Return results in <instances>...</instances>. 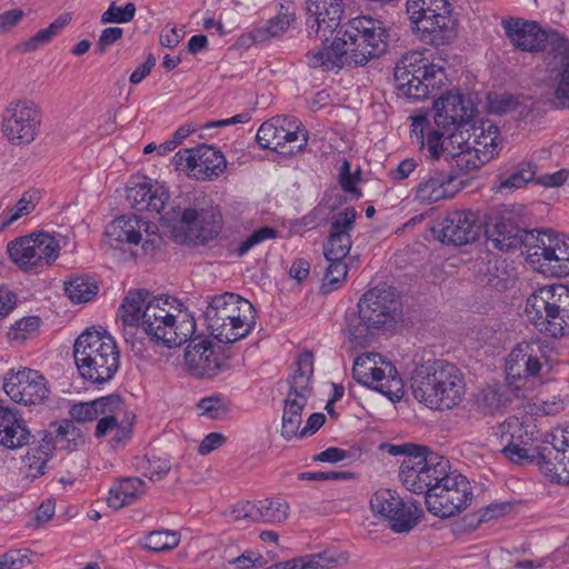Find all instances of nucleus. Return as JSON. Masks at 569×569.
Segmentation results:
<instances>
[{
    "label": "nucleus",
    "instance_id": "nucleus-25",
    "mask_svg": "<svg viewBox=\"0 0 569 569\" xmlns=\"http://www.w3.org/2000/svg\"><path fill=\"white\" fill-rule=\"evenodd\" d=\"M309 36L325 38L340 24L345 11L342 0H308L306 3Z\"/></svg>",
    "mask_w": 569,
    "mask_h": 569
},
{
    "label": "nucleus",
    "instance_id": "nucleus-7",
    "mask_svg": "<svg viewBox=\"0 0 569 569\" xmlns=\"http://www.w3.org/2000/svg\"><path fill=\"white\" fill-rule=\"evenodd\" d=\"M407 13L416 36L426 44L441 47L457 37V20L448 0H407Z\"/></svg>",
    "mask_w": 569,
    "mask_h": 569
},
{
    "label": "nucleus",
    "instance_id": "nucleus-19",
    "mask_svg": "<svg viewBox=\"0 0 569 569\" xmlns=\"http://www.w3.org/2000/svg\"><path fill=\"white\" fill-rule=\"evenodd\" d=\"M3 390L11 400L23 406L42 405L50 396L47 379L39 371L29 368L8 371Z\"/></svg>",
    "mask_w": 569,
    "mask_h": 569
},
{
    "label": "nucleus",
    "instance_id": "nucleus-34",
    "mask_svg": "<svg viewBox=\"0 0 569 569\" xmlns=\"http://www.w3.org/2000/svg\"><path fill=\"white\" fill-rule=\"evenodd\" d=\"M386 361L381 355L369 352L363 353L356 358L352 375L353 378L361 385L372 387L385 378Z\"/></svg>",
    "mask_w": 569,
    "mask_h": 569
},
{
    "label": "nucleus",
    "instance_id": "nucleus-15",
    "mask_svg": "<svg viewBox=\"0 0 569 569\" xmlns=\"http://www.w3.org/2000/svg\"><path fill=\"white\" fill-rule=\"evenodd\" d=\"M553 353L552 346L546 340L521 341L509 353L507 377L511 380L538 378L550 366Z\"/></svg>",
    "mask_w": 569,
    "mask_h": 569
},
{
    "label": "nucleus",
    "instance_id": "nucleus-14",
    "mask_svg": "<svg viewBox=\"0 0 569 569\" xmlns=\"http://www.w3.org/2000/svg\"><path fill=\"white\" fill-rule=\"evenodd\" d=\"M256 139L263 149L293 156L306 148L308 133L296 118L274 117L260 126Z\"/></svg>",
    "mask_w": 569,
    "mask_h": 569
},
{
    "label": "nucleus",
    "instance_id": "nucleus-31",
    "mask_svg": "<svg viewBox=\"0 0 569 569\" xmlns=\"http://www.w3.org/2000/svg\"><path fill=\"white\" fill-rule=\"evenodd\" d=\"M293 21V14L279 13L276 17L260 24H256L250 30L243 32L239 38V42L242 46L250 47L256 43L269 41L270 39L284 33Z\"/></svg>",
    "mask_w": 569,
    "mask_h": 569
},
{
    "label": "nucleus",
    "instance_id": "nucleus-57",
    "mask_svg": "<svg viewBox=\"0 0 569 569\" xmlns=\"http://www.w3.org/2000/svg\"><path fill=\"white\" fill-rule=\"evenodd\" d=\"M136 4L133 2L119 7L116 2H111L108 9L101 14L102 23H128L136 16Z\"/></svg>",
    "mask_w": 569,
    "mask_h": 569
},
{
    "label": "nucleus",
    "instance_id": "nucleus-16",
    "mask_svg": "<svg viewBox=\"0 0 569 569\" xmlns=\"http://www.w3.org/2000/svg\"><path fill=\"white\" fill-rule=\"evenodd\" d=\"M532 262L540 263L542 272L555 277L569 276V239L552 230L537 231L533 246L528 250Z\"/></svg>",
    "mask_w": 569,
    "mask_h": 569
},
{
    "label": "nucleus",
    "instance_id": "nucleus-32",
    "mask_svg": "<svg viewBox=\"0 0 569 569\" xmlns=\"http://www.w3.org/2000/svg\"><path fill=\"white\" fill-rule=\"evenodd\" d=\"M452 178L443 172H433L422 178L415 188V199L422 204H432L442 199L451 198L449 189Z\"/></svg>",
    "mask_w": 569,
    "mask_h": 569
},
{
    "label": "nucleus",
    "instance_id": "nucleus-46",
    "mask_svg": "<svg viewBox=\"0 0 569 569\" xmlns=\"http://www.w3.org/2000/svg\"><path fill=\"white\" fill-rule=\"evenodd\" d=\"M517 280L515 268L506 259H497L488 267L487 284L497 291H505L515 286Z\"/></svg>",
    "mask_w": 569,
    "mask_h": 569
},
{
    "label": "nucleus",
    "instance_id": "nucleus-13",
    "mask_svg": "<svg viewBox=\"0 0 569 569\" xmlns=\"http://www.w3.org/2000/svg\"><path fill=\"white\" fill-rule=\"evenodd\" d=\"M472 499L469 480L456 472H445V476L426 497L427 509L441 518L452 517L466 509Z\"/></svg>",
    "mask_w": 569,
    "mask_h": 569
},
{
    "label": "nucleus",
    "instance_id": "nucleus-27",
    "mask_svg": "<svg viewBox=\"0 0 569 569\" xmlns=\"http://www.w3.org/2000/svg\"><path fill=\"white\" fill-rule=\"evenodd\" d=\"M357 211L353 207H347L333 214L329 237L325 244V257L327 260H345L351 246L350 232L355 228Z\"/></svg>",
    "mask_w": 569,
    "mask_h": 569
},
{
    "label": "nucleus",
    "instance_id": "nucleus-59",
    "mask_svg": "<svg viewBox=\"0 0 569 569\" xmlns=\"http://www.w3.org/2000/svg\"><path fill=\"white\" fill-rule=\"evenodd\" d=\"M298 569H328L332 567L337 559L328 552H319L297 557Z\"/></svg>",
    "mask_w": 569,
    "mask_h": 569
},
{
    "label": "nucleus",
    "instance_id": "nucleus-23",
    "mask_svg": "<svg viewBox=\"0 0 569 569\" xmlns=\"http://www.w3.org/2000/svg\"><path fill=\"white\" fill-rule=\"evenodd\" d=\"M187 370L196 378H213L228 368V361L209 340L193 339L184 351Z\"/></svg>",
    "mask_w": 569,
    "mask_h": 569
},
{
    "label": "nucleus",
    "instance_id": "nucleus-17",
    "mask_svg": "<svg viewBox=\"0 0 569 569\" xmlns=\"http://www.w3.org/2000/svg\"><path fill=\"white\" fill-rule=\"evenodd\" d=\"M503 28L510 42L521 51L539 52L547 43L559 53L569 51V41L560 33L546 32L536 21L510 19L503 22Z\"/></svg>",
    "mask_w": 569,
    "mask_h": 569
},
{
    "label": "nucleus",
    "instance_id": "nucleus-22",
    "mask_svg": "<svg viewBox=\"0 0 569 569\" xmlns=\"http://www.w3.org/2000/svg\"><path fill=\"white\" fill-rule=\"evenodd\" d=\"M549 445L538 452V465L552 482L569 483V429H556Z\"/></svg>",
    "mask_w": 569,
    "mask_h": 569
},
{
    "label": "nucleus",
    "instance_id": "nucleus-62",
    "mask_svg": "<svg viewBox=\"0 0 569 569\" xmlns=\"http://www.w3.org/2000/svg\"><path fill=\"white\" fill-rule=\"evenodd\" d=\"M353 478L355 473L350 471H312L299 475V479L311 481H342Z\"/></svg>",
    "mask_w": 569,
    "mask_h": 569
},
{
    "label": "nucleus",
    "instance_id": "nucleus-49",
    "mask_svg": "<svg viewBox=\"0 0 569 569\" xmlns=\"http://www.w3.org/2000/svg\"><path fill=\"white\" fill-rule=\"evenodd\" d=\"M371 388L387 396L390 400H399L403 396L402 379L398 376L391 362L386 363L385 378Z\"/></svg>",
    "mask_w": 569,
    "mask_h": 569
},
{
    "label": "nucleus",
    "instance_id": "nucleus-41",
    "mask_svg": "<svg viewBox=\"0 0 569 569\" xmlns=\"http://www.w3.org/2000/svg\"><path fill=\"white\" fill-rule=\"evenodd\" d=\"M449 139L451 142L458 143V150L449 151L447 159H451L459 171L467 173L488 162L482 159V153L478 152L477 148L470 146L468 141H463L461 136L452 133Z\"/></svg>",
    "mask_w": 569,
    "mask_h": 569
},
{
    "label": "nucleus",
    "instance_id": "nucleus-42",
    "mask_svg": "<svg viewBox=\"0 0 569 569\" xmlns=\"http://www.w3.org/2000/svg\"><path fill=\"white\" fill-rule=\"evenodd\" d=\"M254 522L280 523L289 515V503L279 497L266 498L254 502Z\"/></svg>",
    "mask_w": 569,
    "mask_h": 569
},
{
    "label": "nucleus",
    "instance_id": "nucleus-52",
    "mask_svg": "<svg viewBox=\"0 0 569 569\" xmlns=\"http://www.w3.org/2000/svg\"><path fill=\"white\" fill-rule=\"evenodd\" d=\"M401 498L390 489L376 491L370 498V508L375 515H380L387 520L393 510L400 506Z\"/></svg>",
    "mask_w": 569,
    "mask_h": 569
},
{
    "label": "nucleus",
    "instance_id": "nucleus-24",
    "mask_svg": "<svg viewBox=\"0 0 569 569\" xmlns=\"http://www.w3.org/2000/svg\"><path fill=\"white\" fill-rule=\"evenodd\" d=\"M433 120L438 128L449 130L469 122L475 113V106L458 90L443 93L433 103Z\"/></svg>",
    "mask_w": 569,
    "mask_h": 569
},
{
    "label": "nucleus",
    "instance_id": "nucleus-20",
    "mask_svg": "<svg viewBox=\"0 0 569 569\" xmlns=\"http://www.w3.org/2000/svg\"><path fill=\"white\" fill-rule=\"evenodd\" d=\"M72 421L81 423L98 420L94 429L97 438H103L109 433V428L114 426L122 411V397L109 395L87 402L73 403L69 410Z\"/></svg>",
    "mask_w": 569,
    "mask_h": 569
},
{
    "label": "nucleus",
    "instance_id": "nucleus-40",
    "mask_svg": "<svg viewBox=\"0 0 569 569\" xmlns=\"http://www.w3.org/2000/svg\"><path fill=\"white\" fill-rule=\"evenodd\" d=\"M509 402V390L503 385H488L475 396L477 410L486 416L498 413Z\"/></svg>",
    "mask_w": 569,
    "mask_h": 569
},
{
    "label": "nucleus",
    "instance_id": "nucleus-28",
    "mask_svg": "<svg viewBox=\"0 0 569 569\" xmlns=\"http://www.w3.org/2000/svg\"><path fill=\"white\" fill-rule=\"evenodd\" d=\"M440 227L441 241L455 246L475 241L480 231L476 214L470 210L449 212Z\"/></svg>",
    "mask_w": 569,
    "mask_h": 569
},
{
    "label": "nucleus",
    "instance_id": "nucleus-11",
    "mask_svg": "<svg viewBox=\"0 0 569 569\" xmlns=\"http://www.w3.org/2000/svg\"><path fill=\"white\" fill-rule=\"evenodd\" d=\"M447 469H450L448 460L425 448L420 453L403 458L399 478L407 490L416 495H425L426 498L442 479Z\"/></svg>",
    "mask_w": 569,
    "mask_h": 569
},
{
    "label": "nucleus",
    "instance_id": "nucleus-63",
    "mask_svg": "<svg viewBox=\"0 0 569 569\" xmlns=\"http://www.w3.org/2000/svg\"><path fill=\"white\" fill-rule=\"evenodd\" d=\"M123 37V29L119 27H109L101 31V34L99 37L97 47H96V53L101 56L103 54L107 49L119 41Z\"/></svg>",
    "mask_w": 569,
    "mask_h": 569
},
{
    "label": "nucleus",
    "instance_id": "nucleus-56",
    "mask_svg": "<svg viewBox=\"0 0 569 569\" xmlns=\"http://www.w3.org/2000/svg\"><path fill=\"white\" fill-rule=\"evenodd\" d=\"M329 266L325 273L322 290L331 292L336 290L345 280L348 273V267L343 260H327Z\"/></svg>",
    "mask_w": 569,
    "mask_h": 569
},
{
    "label": "nucleus",
    "instance_id": "nucleus-39",
    "mask_svg": "<svg viewBox=\"0 0 569 569\" xmlns=\"http://www.w3.org/2000/svg\"><path fill=\"white\" fill-rule=\"evenodd\" d=\"M151 299L147 290H130L119 308V316L122 322L131 328L142 327V312Z\"/></svg>",
    "mask_w": 569,
    "mask_h": 569
},
{
    "label": "nucleus",
    "instance_id": "nucleus-43",
    "mask_svg": "<svg viewBox=\"0 0 569 569\" xmlns=\"http://www.w3.org/2000/svg\"><path fill=\"white\" fill-rule=\"evenodd\" d=\"M53 446L47 437L42 438V442L38 447L30 448L23 457V465L27 469V476L38 478L46 473L48 461L51 458Z\"/></svg>",
    "mask_w": 569,
    "mask_h": 569
},
{
    "label": "nucleus",
    "instance_id": "nucleus-3",
    "mask_svg": "<svg viewBox=\"0 0 569 569\" xmlns=\"http://www.w3.org/2000/svg\"><path fill=\"white\" fill-rule=\"evenodd\" d=\"M400 316L395 288L382 284L369 289L358 302V312L347 316V331L359 345L371 340L375 330L392 327Z\"/></svg>",
    "mask_w": 569,
    "mask_h": 569
},
{
    "label": "nucleus",
    "instance_id": "nucleus-55",
    "mask_svg": "<svg viewBox=\"0 0 569 569\" xmlns=\"http://www.w3.org/2000/svg\"><path fill=\"white\" fill-rule=\"evenodd\" d=\"M197 407L202 416L213 420L222 419L230 411L228 401L220 395L202 398Z\"/></svg>",
    "mask_w": 569,
    "mask_h": 569
},
{
    "label": "nucleus",
    "instance_id": "nucleus-1",
    "mask_svg": "<svg viewBox=\"0 0 569 569\" xmlns=\"http://www.w3.org/2000/svg\"><path fill=\"white\" fill-rule=\"evenodd\" d=\"M388 38V29L381 20L359 16L343 24L329 47L310 51L307 54L308 63L325 70L365 66L386 52Z\"/></svg>",
    "mask_w": 569,
    "mask_h": 569
},
{
    "label": "nucleus",
    "instance_id": "nucleus-18",
    "mask_svg": "<svg viewBox=\"0 0 569 569\" xmlns=\"http://www.w3.org/2000/svg\"><path fill=\"white\" fill-rule=\"evenodd\" d=\"M41 111L32 101L10 103L3 112L2 131L14 144L32 142L40 131Z\"/></svg>",
    "mask_w": 569,
    "mask_h": 569
},
{
    "label": "nucleus",
    "instance_id": "nucleus-33",
    "mask_svg": "<svg viewBox=\"0 0 569 569\" xmlns=\"http://www.w3.org/2000/svg\"><path fill=\"white\" fill-rule=\"evenodd\" d=\"M297 369L289 379L287 398L307 401L311 396V378L313 375V356L311 352L301 353L296 362Z\"/></svg>",
    "mask_w": 569,
    "mask_h": 569
},
{
    "label": "nucleus",
    "instance_id": "nucleus-38",
    "mask_svg": "<svg viewBox=\"0 0 569 569\" xmlns=\"http://www.w3.org/2000/svg\"><path fill=\"white\" fill-rule=\"evenodd\" d=\"M146 492V482L138 477H129L119 480L110 490L108 506L120 509L133 503Z\"/></svg>",
    "mask_w": 569,
    "mask_h": 569
},
{
    "label": "nucleus",
    "instance_id": "nucleus-47",
    "mask_svg": "<svg viewBox=\"0 0 569 569\" xmlns=\"http://www.w3.org/2000/svg\"><path fill=\"white\" fill-rule=\"evenodd\" d=\"M171 467V461L168 458L157 456H144L136 460V469L152 482L162 480Z\"/></svg>",
    "mask_w": 569,
    "mask_h": 569
},
{
    "label": "nucleus",
    "instance_id": "nucleus-10",
    "mask_svg": "<svg viewBox=\"0 0 569 569\" xmlns=\"http://www.w3.org/2000/svg\"><path fill=\"white\" fill-rule=\"evenodd\" d=\"M7 249L10 259L22 271L37 273L57 260L61 237L44 231L32 232L10 241Z\"/></svg>",
    "mask_w": 569,
    "mask_h": 569
},
{
    "label": "nucleus",
    "instance_id": "nucleus-8",
    "mask_svg": "<svg viewBox=\"0 0 569 569\" xmlns=\"http://www.w3.org/2000/svg\"><path fill=\"white\" fill-rule=\"evenodd\" d=\"M525 311L540 331L551 337L569 333V287L558 283L537 289L528 297Z\"/></svg>",
    "mask_w": 569,
    "mask_h": 569
},
{
    "label": "nucleus",
    "instance_id": "nucleus-58",
    "mask_svg": "<svg viewBox=\"0 0 569 569\" xmlns=\"http://www.w3.org/2000/svg\"><path fill=\"white\" fill-rule=\"evenodd\" d=\"M562 71L559 74V82L555 90V106L559 109H569V58L562 59Z\"/></svg>",
    "mask_w": 569,
    "mask_h": 569
},
{
    "label": "nucleus",
    "instance_id": "nucleus-21",
    "mask_svg": "<svg viewBox=\"0 0 569 569\" xmlns=\"http://www.w3.org/2000/svg\"><path fill=\"white\" fill-rule=\"evenodd\" d=\"M174 161L178 168L188 170L191 177L203 181L218 178L227 168L223 153L208 144L179 150Z\"/></svg>",
    "mask_w": 569,
    "mask_h": 569
},
{
    "label": "nucleus",
    "instance_id": "nucleus-12",
    "mask_svg": "<svg viewBox=\"0 0 569 569\" xmlns=\"http://www.w3.org/2000/svg\"><path fill=\"white\" fill-rule=\"evenodd\" d=\"M173 217L169 220L177 221L183 230L182 241L194 244H207L216 239L222 229V216L218 207L207 203L202 198L193 207L172 209Z\"/></svg>",
    "mask_w": 569,
    "mask_h": 569
},
{
    "label": "nucleus",
    "instance_id": "nucleus-36",
    "mask_svg": "<svg viewBox=\"0 0 569 569\" xmlns=\"http://www.w3.org/2000/svg\"><path fill=\"white\" fill-rule=\"evenodd\" d=\"M144 222L136 216H121L110 222L106 236L110 242L138 244L141 241V227Z\"/></svg>",
    "mask_w": 569,
    "mask_h": 569
},
{
    "label": "nucleus",
    "instance_id": "nucleus-35",
    "mask_svg": "<svg viewBox=\"0 0 569 569\" xmlns=\"http://www.w3.org/2000/svg\"><path fill=\"white\" fill-rule=\"evenodd\" d=\"M516 430L510 433V439L507 445L501 449V453L515 465H526L532 462L536 458L535 450L531 448L529 440L522 439V427L515 422H507L502 425L503 430Z\"/></svg>",
    "mask_w": 569,
    "mask_h": 569
},
{
    "label": "nucleus",
    "instance_id": "nucleus-48",
    "mask_svg": "<svg viewBox=\"0 0 569 569\" xmlns=\"http://www.w3.org/2000/svg\"><path fill=\"white\" fill-rule=\"evenodd\" d=\"M417 507L412 503L400 500L398 506L391 516L388 518V522L392 531L398 533L409 532L417 525Z\"/></svg>",
    "mask_w": 569,
    "mask_h": 569
},
{
    "label": "nucleus",
    "instance_id": "nucleus-30",
    "mask_svg": "<svg viewBox=\"0 0 569 569\" xmlns=\"http://www.w3.org/2000/svg\"><path fill=\"white\" fill-rule=\"evenodd\" d=\"M29 439L24 420L13 409L0 405V445L14 450L28 445Z\"/></svg>",
    "mask_w": 569,
    "mask_h": 569
},
{
    "label": "nucleus",
    "instance_id": "nucleus-26",
    "mask_svg": "<svg viewBox=\"0 0 569 569\" xmlns=\"http://www.w3.org/2000/svg\"><path fill=\"white\" fill-rule=\"evenodd\" d=\"M486 234L496 249L509 251L525 246L527 251L533 246L536 233L515 223L511 218L496 217L488 222Z\"/></svg>",
    "mask_w": 569,
    "mask_h": 569
},
{
    "label": "nucleus",
    "instance_id": "nucleus-53",
    "mask_svg": "<svg viewBox=\"0 0 569 569\" xmlns=\"http://www.w3.org/2000/svg\"><path fill=\"white\" fill-rule=\"evenodd\" d=\"M122 411L123 415H119L114 426L109 428V432H113V436L110 439V445L113 448L123 445L131 436V426L133 423L134 416L128 410L123 399Z\"/></svg>",
    "mask_w": 569,
    "mask_h": 569
},
{
    "label": "nucleus",
    "instance_id": "nucleus-64",
    "mask_svg": "<svg viewBox=\"0 0 569 569\" xmlns=\"http://www.w3.org/2000/svg\"><path fill=\"white\" fill-rule=\"evenodd\" d=\"M33 209L34 204L32 203V201L28 200L26 196H23L14 207L10 208L7 211L6 217L2 221V227L6 228L10 226L12 222L17 221L22 216L30 213Z\"/></svg>",
    "mask_w": 569,
    "mask_h": 569
},
{
    "label": "nucleus",
    "instance_id": "nucleus-45",
    "mask_svg": "<svg viewBox=\"0 0 569 569\" xmlns=\"http://www.w3.org/2000/svg\"><path fill=\"white\" fill-rule=\"evenodd\" d=\"M307 401L286 398L282 412V427L281 435L287 440L298 437L300 426L302 422V411Z\"/></svg>",
    "mask_w": 569,
    "mask_h": 569
},
{
    "label": "nucleus",
    "instance_id": "nucleus-50",
    "mask_svg": "<svg viewBox=\"0 0 569 569\" xmlns=\"http://www.w3.org/2000/svg\"><path fill=\"white\" fill-rule=\"evenodd\" d=\"M66 295L76 302L82 303L90 301L98 292V286L89 278L77 277L66 283Z\"/></svg>",
    "mask_w": 569,
    "mask_h": 569
},
{
    "label": "nucleus",
    "instance_id": "nucleus-6",
    "mask_svg": "<svg viewBox=\"0 0 569 569\" xmlns=\"http://www.w3.org/2000/svg\"><path fill=\"white\" fill-rule=\"evenodd\" d=\"M142 317V329L150 340L169 349L180 347L196 332L194 318L176 309L168 298H152Z\"/></svg>",
    "mask_w": 569,
    "mask_h": 569
},
{
    "label": "nucleus",
    "instance_id": "nucleus-44",
    "mask_svg": "<svg viewBox=\"0 0 569 569\" xmlns=\"http://www.w3.org/2000/svg\"><path fill=\"white\" fill-rule=\"evenodd\" d=\"M477 130L480 132L475 134L473 147L482 153L485 161H490L499 153V129L491 121H485Z\"/></svg>",
    "mask_w": 569,
    "mask_h": 569
},
{
    "label": "nucleus",
    "instance_id": "nucleus-60",
    "mask_svg": "<svg viewBox=\"0 0 569 569\" xmlns=\"http://www.w3.org/2000/svg\"><path fill=\"white\" fill-rule=\"evenodd\" d=\"M276 236L277 231L271 227H262L258 230H254L249 237H247V239L240 242L239 247L237 248V254L242 257L257 244L264 240L273 239Z\"/></svg>",
    "mask_w": 569,
    "mask_h": 569
},
{
    "label": "nucleus",
    "instance_id": "nucleus-51",
    "mask_svg": "<svg viewBox=\"0 0 569 569\" xmlns=\"http://www.w3.org/2000/svg\"><path fill=\"white\" fill-rule=\"evenodd\" d=\"M180 535L171 530H154L144 539V547L154 552L169 551L179 546Z\"/></svg>",
    "mask_w": 569,
    "mask_h": 569
},
{
    "label": "nucleus",
    "instance_id": "nucleus-54",
    "mask_svg": "<svg viewBox=\"0 0 569 569\" xmlns=\"http://www.w3.org/2000/svg\"><path fill=\"white\" fill-rule=\"evenodd\" d=\"M536 166L531 162L520 163L509 176L501 178V189H520L536 177Z\"/></svg>",
    "mask_w": 569,
    "mask_h": 569
},
{
    "label": "nucleus",
    "instance_id": "nucleus-37",
    "mask_svg": "<svg viewBox=\"0 0 569 569\" xmlns=\"http://www.w3.org/2000/svg\"><path fill=\"white\" fill-rule=\"evenodd\" d=\"M44 437H47V440L52 441L53 449L59 448L69 452L76 451L84 443L81 430L72 420L52 422L49 433L44 435Z\"/></svg>",
    "mask_w": 569,
    "mask_h": 569
},
{
    "label": "nucleus",
    "instance_id": "nucleus-2",
    "mask_svg": "<svg viewBox=\"0 0 569 569\" xmlns=\"http://www.w3.org/2000/svg\"><path fill=\"white\" fill-rule=\"evenodd\" d=\"M413 398L435 410L459 406L466 395L462 371L452 362L436 359L418 366L411 377Z\"/></svg>",
    "mask_w": 569,
    "mask_h": 569
},
{
    "label": "nucleus",
    "instance_id": "nucleus-29",
    "mask_svg": "<svg viewBox=\"0 0 569 569\" xmlns=\"http://www.w3.org/2000/svg\"><path fill=\"white\" fill-rule=\"evenodd\" d=\"M127 199L137 211L160 213L169 200V193L162 186H152L150 182H141L128 188Z\"/></svg>",
    "mask_w": 569,
    "mask_h": 569
},
{
    "label": "nucleus",
    "instance_id": "nucleus-5",
    "mask_svg": "<svg viewBox=\"0 0 569 569\" xmlns=\"http://www.w3.org/2000/svg\"><path fill=\"white\" fill-rule=\"evenodd\" d=\"M73 357L79 373L92 383L110 381L120 366L116 341L106 331L87 329L76 340Z\"/></svg>",
    "mask_w": 569,
    "mask_h": 569
},
{
    "label": "nucleus",
    "instance_id": "nucleus-4",
    "mask_svg": "<svg viewBox=\"0 0 569 569\" xmlns=\"http://www.w3.org/2000/svg\"><path fill=\"white\" fill-rule=\"evenodd\" d=\"M204 318L212 337L222 343H233L253 330L256 309L239 295L224 292L210 298Z\"/></svg>",
    "mask_w": 569,
    "mask_h": 569
},
{
    "label": "nucleus",
    "instance_id": "nucleus-61",
    "mask_svg": "<svg viewBox=\"0 0 569 569\" xmlns=\"http://www.w3.org/2000/svg\"><path fill=\"white\" fill-rule=\"evenodd\" d=\"M442 136L443 133L440 132L439 130L428 131L426 138L421 132V147L427 149L428 157H430L431 159H439L442 152H445L446 154L449 152L448 147L443 146Z\"/></svg>",
    "mask_w": 569,
    "mask_h": 569
},
{
    "label": "nucleus",
    "instance_id": "nucleus-9",
    "mask_svg": "<svg viewBox=\"0 0 569 569\" xmlns=\"http://www.w3.org/2000/svg\"><path fill=\"white\" fill-rule=\"evenodd\" d=\"M393 76L399 91L413 100L428 98L438 91L447 79L442 66L429 63L422 53L417 51L402 56L395 67Z\"/></svg>",
    "mask_w": 569,
    "mask_h": 569
}]
</instances>
